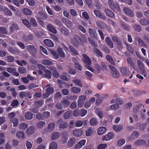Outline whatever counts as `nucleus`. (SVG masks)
<instances>
[{
    "instance_id": "nucleus-22",
    "label": "nucleus",
    "mask_w": 149,
    "mask_h": 149,
    "mask_svg": "<svg viewBox=\"0 0 149 149\" xmlns=\"http://www.w3.org/2000/svg\"><path fill=\"white\" fill-rule=\"evenodd\" d=\"M44 43L45 45L49 47H53L54 46L53 42L49 39H46L44 40Z\"/></svg>"
},
{
    "instance_id": "nucleus-56",
    "label": "nucleus",
    "mask_w": 149,
    "mask_h": 149,
    "mask_svg": "<svg viewBox=\"0 0 149 149\" xmlns=\"http://www.w3.org/2000/svg\"><path fill=\"white\" fill-rule=\"evenodd\" d=\"M69 48L70 51L72 52V54L75 55H78V53L77 52L75 49L72 46H69Z\"/></svg>"
},
{
    "instance_id": "nucleus-10",
    "label": "nucleus",
    "mask_w": 149,
    "mask_h": 149,
    "mask_svg": "<svg viewBox=\"0 0 149 149\" xmlns=\"http://www.w3.org/2000/svg\"><path fill=\"white\" fill-rule=\"evenodd\" d=\"M139 132L134 131L132 132L130 135L128 139V141L134 140L137 138L139 136Z\"/></svg>"
},
{
    "instance_id": "nucleus-5",
    "label": "nucleus",
    "mask_w": 149,
    "mask_h": 149,
    "mask_svg": "<svg viewBox=\"0 0 149 149\" xmlns=\"http://www.w3.org/2000/svg\"><path fill=\"white\" fill-rule=\"evenodd\" d=\"M114 136L115 134L113 133L109 132L107 134L104 135L102 137V139L103 141H109L113 139Z\"/></svg>"
},
{
    "instance_id": "nucleus-45",
    "label": "nucleus",
    "mask_w": 149,
    "mask_h": 149,
    "mask_svg": "<svg viewBox=\"0 0 149 149\" xmlns=\"http://www.w3.org/2000/svg\"><path fill=\"white\" fill-rule=\"evenodd\" d=\"M30 24L33 26L36 27L38 26L37 22L34 18H31L30 20Z\"/></svg>"
},
{
    "instance_id": "nucleus-25",
    "label": "nucleus",
    "mask_w": 149,
    "mask_h": 149,
    "mask_svg": "<svg viewBox=\"0 0 149 149\" xmlns=\"http://www.w3.org/2000/svg\"><path fill=\"white\" fill-rule=\"evenodd\" d=\"M137 64L141 72L143 73L145 71V67L143 63L140 61H137Z\"/></svg>"
},
{
    "instance_id": "nucleus-9",
    "label": "nucleus",
    "mask_w": 149,
    "mask_h": 149,
    "mask_svg": "<svg viewBox=\"0 0 149 149\" xmlns=\"http://www.w3.org/2000/svg\"><path fill=\"white\" fill-rule=\"evenodd\" d=\"M123 10L125 13L129 15L130 17H132L134 16V12L130 8L125 7L124 8Z\"/></svg>"
},
{
    "instance_id": "nucleus-58",
    "label": "nucleus",
    "mask_w": 149,
    "mask_h": 149,
    "mask_svg": "<svg viewBox=\"0 0 149 149\" xmlns=\"http://www.w3.org/2000/svg\"><path fill=\"white\" fill-rule=\"evenodd\" d=\"M17 50L16 49L12 48L11 47H9L8 49L9 52L13 54H16L18 52Z\"/></svg>"
},
{
    "instance_id": "nucleus-34",
    "label": "nucleus",
    "mask_w": 149,
    "mask_h": 149,
    "mask_svg": "<svg viewBox=\"0 0 149 149\" xmlns=\"http://www.w3.org/2000/svg\"><path fill=\"white\" fill-rule=\"evenodd\" d=\"M113 129L115 131L119 132L122 130L123 127L122 125H115L113 126Z\"/></svg>"
},
{
    "instance_id": "nucleus-46",
    "label": "nucleus",
    "mask_w": 149,
    "mask_h": 149,
    "mask_svg": "<svg viewBox=\"0 0 149 149\" xmlns=\"http://www.w3.org/2000/svg\"><path fill=\"white\" fill-rule=\"evenodd\" d=\"M100 47L102 49L104 52L107 54L110 53V50L105 45H102L100 46Z\"/></svg>"
},
{
    "instance_id": "nucleus-26",
    "label": "nucleus",
    "mask_w": 149,
    "mask_h": 149,
    "mask_svg": "<svg viewBox=\"0 0 149 149\" xmlns=\"http://www.w3.org/2000/svg\"><path fill=\"white\" fill-rule=\"evenodd\" d=\"M49 69L52 72L53 75L54 77L58 78L59 76V73L56 71L55 68L51 67Z\"/></svg>"
},
{
    "instance_id": "nucleus-20",
    "label": "nucleus",
    "mask_w": 149,
    "mask_h": 149,
    "mask_svg": "<svg viewBox=\"0 0 149 149\" xmlns=\"http://www.w3.org/2000/svg\"><path fill=\"white\" fill-rule=\"evenodd\" d=\"M88 32L90 36L92 38H97V34L95 30L92 28H90L88 30Z\"/></svg>"
},
{
    "instance_id": "nucleus-62",
    "label": "nucleus",
    "mask_w": 149,
    "mask_h": 149,
    "mask_svg": "<svg viewBox=\"0 0 149 149\" xmlns=\"http://www.w3.org/2000/svg\"><path fill=\"white\" fill-rule=\"evenodd\" d=\"M55 127V124L54 123H52L49 124L48 126V129L49 131H52Z\"/></svg>"
},
{
    "instance_id": "nucleus-48",
    "label": "nucleus",
    "mask_w": 149,
    "mask_h": 149,
    "mask_svg": "<svg viewBox=\"0 0 149 149\" xmlns=\"http://www.w3.org/2000/svg\"><path fill=\"white\" fill-rule=\"evenodd\" d=\"M140 23L142 25H146L149 24V20L146 18L141 19L140 21Z\"/></svg>"
},
{
    "instance_id": "nucleus-29",
    "label": "nucleus",
    "mask_w": 149,
    "mask_h": 149,
    "mask_svg": "<svg viewBox=\"0 0 149 149\" xmlns=\"http://www.w3.org/2000/svg\"><path fill=\"white\" fill-rule=\"evenodd\" d=\"M44 72L45 73L44 74V75L45 77L49 79L51 78V72L50 70L46 69L44 70Z\"/></svg>"
},
{
    "instance_id": "nucleus-24",
    "label": "nucleus",
    "mask_w": 149,
    "mask_h": 149,
    "mask_svg": "<svg viewBox=\"0 0 149 149\" xmlns=\"http://www.w3.org/2000/svg\"><path fill=\"white\" fill-rule=\"evenodd\" d=\"M127 61L132 68H134L135 67V63L133 61V59L130 57L127 58Z\"/></svg>"
},
{
    "instance_id": "nucleus-21",
    "label": "nucleus",
    "mask_w": 149,
    "mask_h": 149,
    "mask_svg": "<svg viewBox=\"0 0 149 149\" xmlns=\"http://www.w3.org/2000/svg\"><path fill=\"white\" fill-rule=\"evenodd\" d=\"M105 41L107 44L110 48H113V42L109 37H106Z\"/></svg>"
},
{
    "instance_id": "nucleus-18",
    "label": "nucleus",
    "mask_w": 149,
    "mask_h": 149,
    "mask_svg": "<svg viewBox=\"0 0 149 149\" xmlns=\"http://www.w3.org/2000/svg\"><path fill=\"white\" fill-rule=\"evenodd\" d=\"M73 134L74 136L79 137L83 134V131L81 129L74 130L73 131Z\"/></svg>"
},
{
    "instance_id": "nucleus-35",
    "label": "nucleus",
    "mask_w": 149,
    "mask_h": 149,
    "mask_svg": "<svg viewBox=\"0 0 149 149\" xmlns=\"http://www.w3.org/2000/svg\"><path fill=\"white\" fill-rule=\"evenodd\" d=\"M136 40L138 42L139 46L142 47L146 45L145 43L141 38L138 37H136Z\"/></svg>"
},
{
    "instance_id": "nucleus-55",
    "label": "nucleus",
    "mask_w": 149,
    "mask_h": 149,
    "mask_svg": "<svg viewBox=\"0 0 149 149\" xmlns=\"http://www.w3.org/2000/svg\"><path fill=\"white\" fill-rule=\"evenodd\" d=\"M57 143L54 142H51L50 145L49 149H57Z\"/></svg>"
},
{
    "instance_id": "nucleus-13",
    "label": "nucleus",
    "mask_w": 149,
    "mask_h": 149,
    "mask_svg": "<svg viewBox=\"0 0 149 149\" xmlns=\"http://www.w3.org/2000/svg\"><path fill=\"white\" fill-rule=\"evenodd\" d=\"M82 56L83 57V58L82 59V61L86 64V65L89 64H89H91V60L88 56L86 54H83L82 55Z\"/></svg>"
},
{
    "instance_id": "nucleus-3",
    "label": "nucleus",
    "mask_w": 149,
    "mask_h": 149,
    "mask_svg": "<svg viewBox=\"0 0 149 149\" xmlns=\"http://www.w3.org/2000/svg\"><path fill=\"white\" fill-rule=\"evenodd\" d=\"M82 40L80 37L77 35H74L71 41V43L74 47H77L78 45L81 44Z\"/></svg>"
},
{
    "instance_id": "nucleus-41",
    "label": "nucleus",
    "mask_w": 149,
    "mask_h": 149,
    "mask_svg": "<svg viewBox=\"0 0 149 149\" xmlns=\"http://www.w3.org/2000/svg\"><path fill=\"white\" fill-rule=\"evenodd\" d=\"M93 131L92 128L89 127L87 129L85 132L86 135V136H89L91 135L93 133Z\"/></svg>"
},
{
    "instance_id": "nucleus-49",
    "label": "nucleus",
    "mask_w": 149,
    "mask_h": 149,
    "mask_svg": "<svg viewBox=\"0 0 149 149\" xmlns=\"http://www.w3.org/2000/svg\"><path fill=\"white\" fill-rule=\"evenodd\" d=\"M146 143V141L143 139H139L136 141L135 144L137 146L142 145Z\"/></svg>"
},
{
    "instance_id": "nucleus-51",
    "label": "nucleus",
    "mask_w": 149,
    "mask_h": 149,
    "mask_svg": "<svg viewBox=\"0 0 149 149\" xmlns=\"http://www.w3.org/2000/svg\"><path fill=\"white\" fill-rule=\"evenodd\" d=\"M71 90L72 92L75 93H78L81 91L80 88L76 87H72L71 88Z\"/></svg>"
},
{
    "instance_id": "nucleus-40",
    "label": "nucleus",
    "mask_w": 149,
    "mask_h": 149,
    "mask_svg": "<svg viewBox=\"0 0 149 149\" xmlns=\"http://www.w3.org/2000/svg\"><path fill=\"white\" fill-rule=\"evenodd\" d=\"M18 30L19 29V27L15 23L13 24L12 25L10 26V33L13 32V31L14 30Z\"/></svg>"
},
{
    "instance_id": "nucleus-2",
    "label": "nucleus",
    "mask_w": 149,
    "mask_h": 149,
    "mask_svg": "<svg viewBox=\"0 0 149 149\" xmlns=\"http://www.w3.org/2000/svg\"><path fill=\"white\" fill-rule=\"evenodd\" d=\"M26 48L28 51L33 57H36L37 54L36 48L33 45H29L26 46Z\"/></svg>"
},
{
    "instance_id": "nucleus-37",
    "label": "nucleus",
    "mask_w": 149,
    "mask_h": 149,
    "mask_svg": "<svg viewBox=\"0 0 149 149\" xmlns=\"http://www.w3.org/2000/svg\"><path fill=\"white\" fill-rule=\"evenodd\" d=\"M76 139L74 138H72L70 139L68 141L67 146L71 147L76 142Z\"/></svg>"
},
{
    "instance_id": "nucleus-17",
    "label": "nucleus",
    "mask_w": 149,
    "mask_h": 149,
    "mask_svg": "<svg viewBox=\"0 0 149 149\" xmlns=\"http://www.w3.org/2000/svg\"><path fill=\"white\" fill-rule=\"evenodd\" d=\"M112 39L114 42L117 43V44L118 46H122V40L118 37L116 36H113L112 37Z\"/></svg>"
},
{
    "instance_id": "nucleus-8",
    "label": "nucleus",
    "mask_w": 149,
    "mask_h": 149,
    "mask_svg": "<svg viewBox=\"0 0 149 149\" xmlns=\"http://www.w3.org/2000/svg\"><path fill=\"white\" fill-rule=\"evenodd\" d=\"M93 12L96 16L103 20H106V17L104 14L101 13L100 11L97 10H94Z\"/></svg>"
},
{
    "instance_id": "nucleus-23",
    "label": "nucleus",
    "mask_w": 149,
    "mask_h": 149,
    "mask_svg": "<svg viewBox=\"0 0 149 149\" xmlns=\"http://www.w3.org/2000/svg\"><path fill=\"white\" fill-rule=\"evenodd\" d=\"M104 12L107 16L112 18L115 17L114 13L110 10L108 9H106L104 10Z\"/></svg>"
},
{
    "instance_id": "nucleus-31",
    "label": "nucleus",
    "mask_w": 149,
    "mask_h": 149,
    "mask_svg": "<svg viewBox=\"0 0 149 149\" xmlns=\"http://www.w3.org/2000/svg\"><path fill=\"white\" fill-rule=\"evenodd\" d=\"M61 103L63 107L65 108L67 107L69 105V101L65 99H62L61 101Z\"/></svg>"
},
{
    "instance_id": "nucleus-43",
    "label": "nucleus",
    "mask_w": 149,
    "mask_h": 149,
    "mask_svg": "<svg viewBox=\"0 0 149 149\" xmlns=\"http://www.w3.org/2000/svg\"><path fill=\"white\" fill-rule=\"evenodd\" d=\"M60 31L63 34L66 36L68 35L69 34L68 31L65 27L64 26L61 27L60 29Z\"/></svg>"
},
{
    "instance_id": "nucleus-15",
    "label": "nucleus",
    "mask_w": 149,
    "mask_h": 149,
    "mask_svg": "<svg viewBox=\"0 0 149 149\" xmlns=\"http://www.w3.org/2000/svg\"><path fill=\"white\" fill-rule=\"evenodd\" d=\"M47 30L51 32L54 34H56L57 33V31L54 26L52 24H49L47 25Z\"/></svg>"
},
{
    "instance_id": "nucleus-1",
    "label": "nucleus",
    "mask_w": 149,
    "mask_h": 149,
    "mask_svg": "<svg viewBox=\"0 0 149 149\" xmlns=\"http://www.w3.org/2000/svg\"><path fill=\"white\" fill-rule=\"evenodd\" d=\"M37 17H36L37 21L40 25L44 27L45 26L43 20L46 19L47 18V15L44 12L41 11H39L37 14Z\"/></svg>"
},
{
    "instance_id": "nucleus-42",
    "label": "nucleus",
    "mask_w": 149,
    "mask_h": 149,
    "mask_svg": "<svg viewBox=\"0 0 149 149\" xmlns=\"http://www.w3.org/2000/svg\"><path fill=\"white\" fill-rule=\"evenodd\" d=\"M120 25L123 28L127 31H130V28L129 26L125 24V23L123 21H121L120 23Z\"/></svg>"
},
{
    "instance_id": "nucleus-19",
    "label": "nucleus",
    "mask_w": 149,
    "mask_h": 149,
    "mask_svg": "<svg viewBox=\"0 0 149 149\" xmlns=\"http://www.w3.org/2000/svg\"><path fill=\"white\" fill-rule=\"evenodd\" d=\"M120 107V106L118 104H114L111 105L109 107H107L106 110L108 111L109 110H113L114 111L116 110Z\"/></svg>"
},
{
    "instance_id": "nucleus-4",
    "label": "nucleus",
    "mask_w": 149,
    "mask_h": 149,
    "mask_svg": "<svg viewBox=\"0 0 149 149\" xmlns=\"http://www.w3.org/2000/svg\"><path fill=\"white\" fill-rule=\"evenodd\" d=\"M54 91V89L52 87L47 88L45 90V93L43 94L44 98H46L49 97Z\"/></svg>"
},
{
    "instance_id": "nucleus-53",
    "label": "nucleus",
    "mask_w": 149,
    "mask_h": 149,
    "mask_svg": "<svg viewBox=\"0 0 149 149\" xmlns=\"http://www.w3.org/2000/svg\"><path fill=\"white\" fill-rule=\"evenodd\" d=\"M22 22L23 24L27 28H30L31 27L30 23L27 19H23Z\"/></svg>"
},
{
    "instance_id": "nucleus-64",
    "label": "nucleus",
    "mask_w": 149,
    "mask_h": 149,
    "mask_svg": "<svg viewBox=\"0 0 149 149\" xmlns=\"http://www.w3.org/2000/svg\"><path fill=\"white\" fill-rule=\"evenodd\" d=\"M96 25L100 29H102L103 28V25L104 24V23L102 21H97L96 22Z\"/></svg>"
},
{
    "instance_id": "nucleus-7",
    "label": "nucleus",
    "mask_w": 149,
    "mask_h": 149,
    "mask_svg": "<svg viewBox=\"0 0 149 149\" xmlns=\"http://www.w3.org/2000/svg\"><path fill=\"white\" fill-rule=\"evenodd\" d=\"M19 95L20 97L23 98L24 97L31 99L32 97V95L29 91H25V92L22 91L20 92Z\"/></svg>"
},
{
    "instance_id": "nucleus-44",
    "label": "nucleus",
    "mask_w": 149,
    "mask_h": 149,
    "mask_svg": "<svg viewBox=\"0 0 149 149\" xmlns=\"http://www.w3.org/2000/svg\"><path fill=\"white\" fill-rule=\"evenodd\" d=\"M22 12L26 15H31L32 14L31 10L27 8H24L22 10Z\"/></svg>"
},
{
    "instance_id": "nucleus-59",
    "label": "nucleus",
    "mask_w": 149,
    "mask_h": 149,
    "mask_svg": "<svg viewBox=\"0 0 149 149\" xmlns=\"http://www.w3.org/2000/svg\"><path fill=\"white\" fill-rule=\"evenodd\" d=\"M133 28L135 31H136L138 32H140L141 31V26L139 25L134 24L133 26Z\"/></svg>"
},
{
    "instance_id": "nucleus-27",
    "label": "nucleus",
    "mask_w": 149,
    "mask_h": 149,
    "mask_svg": "<svg viewBox=\"0 0 149 149\" xmlns=\"http://www.w3.org/2000/svg\"><path fill=\"white\" fill-rule=\"evenodd\" d=\"M112 76L116 78H118L120 77V73L117 69L113 71H111Z\"/></svg>"
},
{
    "instance_id": "nucleus-57",
    "label": "nucleus",
    "mask_w": 149,
    "mask_h": 149,
    "mask_svg": "<svg viewBox=\"0 0 149 149\" xmlns=\"http://www.w3.org/2000/svg\"><path fill=\"white\" fill-rule=\"evenodd\" d=\"M60 135V134L58 132H54L52 135V139L55 140L58 139Z\"/></svg>"
},
{
    "instance_id": "nucleus-38",
    "label": "nucleus",
    "mask_w": 149,
    "mask_h": 149,
    "mask_svg": "<svg viewBox=\"0 0 149 149\" xmlns=\"http://www.w3.org/2000/svg\"><path fill=\"white\" fill-rule=\"evenodd\" d=\"M142 106L141 104H139L138 105L133 107V111L134 113H136L138 112L139 110L141 108Z\"/></svg>"
},
{
    "instance_id": "nucleus-54",
    "label": "nucleus",
    "mask_w": 149,
    "mask_h": 149,
    "mask_svg": "<svg viewBox=\"0 0 149 149\" xmlns=\"http://www.w3.org/2000/svg\"><path fill=\"white\" fill-rule=\"evenodd\" d=\"M10 121L11 123H13V126L14 127H16L18 124V120L16 118H11Z\"/></svg>"
},
{
    "instance_id": "nucleus-61",
    "label": "nucleus",
    "mask_w": 149,
    "mask_h": 149,
    "mask_svg": "<svg viewBox=\"0 0 149 149\" xmlns=\"http://www.w3.org/2000/svg\"><path fill=\"white\" fill-rule=\"evenodd\" d=\"M107 144L106 143L100 144L97 147V149H105L107 147Z\"/></svg>"
},
{
    "instance_id": "nucleus-60",
    "label": "nucleus",
    "mask_w": 149,
    "mask_h": 149,
    "mask_svg": "<svg viewBox=\"0 0 149 149\" xmlns=\"http://www.w3.org/2000/svg\"><path fill=\"white\" fill-rule=\"evenodd\" d=\"M106 58L108 61L112 64H114L112 58L109 55H107L106 56Z\"/></svg>"
},
{
    "instance_id": "nucleus-14",
    "label": "nucleus",
    "mask_w": 149,
    "mask_h": 149,
    "mask_svg": "<svg viewBox=\"0 0 149 149\" xmlns=\"http://www.w3.org/2000/svg\"><path fill=\"white\" fill-rule=\"evenodd\" d=\"M62 21L68 28H71L72 27L73 24L68 19L63 18L62 19Z\"/></svg>"
},
{
    "instance_id": "nucleus-11",
    "label": "nucleus",
    "mask_w": 149,
    "mask_h": 149,
    "mask_svg": "<svg viewBox=\"0 0 149 149\" xmlns=\"http://www.w3.org/2000/svg\"><path fill=\"white\" fill-rule=\"evenodd\" d=\"M22 38L24 41L28 42L33 39V36L32 34H29L27 35H23Z\"/></svg>"
},
{
    "instance_id": "nucleus-50",
    "label": "nucleus",
    "mask_w": 149,
    "mask_h": 149,
    "mask_svg": "<svg viewBox=\"0 0 149 149\" xmlns=\"http://www.w3.org/2000/svg\"><path fill=\"white\" fill-rule=\"evenodd\" d=\"M34 127L33 126H31L27 129L26 132L28 134L31 135L34 132Z\"/></svg>"
},
{
    "instance_id": "nucleus-32",
    "label": "nucleus",
    "mask_w": 149,
    "mask_h": 149,
    "mask_svg": "<svg viewBox=\"0 0 149 149\" xmlns=\"http://www.w3.org/2000/svg\"><path fill=\"white\" fill-rule=\"evenodd\" d=\"M72 111L71 110H68L65 112L63 117L65 119H68L72 116Z\"/></svg>"
},
{
    "instance_id": "nucleus-39",
    "label": "nucleus",
    "mask_w": 149,
    "mask_h": 149,
    "mask_svg": "<svg viewBox=\"0 0 149 149\" xmlns=\"http://www.w3.org/2000/svg\"><path fill=\"white\" fill-rule=\"evenodd\" d=\"M25 117L26 119L30 120L33 119V114L31 112H28L26 113Z\"/></svg>"
},
{
    "instance_id": "nucleus-30",
    "label": "nucleus",
    "mask_w": 149,
    "mask_h": 149,
    "mask_svg": "<svg viewBox=\"0 0 149 149\" xmlns=\"http://www.w3.org/2000/svg\"><path fill=\"white\" fill-rule=\"evenodd\" d=\"M3 11L6 15L11 17L12 16V12L7 7H5L3 8Z\"/></svg>"
},
{
    "instance_id": "nucleus-52",
    "label": "nucleus",
    "mask_w": 149,
    "mask_h": 149,
    "mask_svg": "<svg viewBox=\"0 0 149 149\" xmlns=\"http://www.w3.org/2000/svg\"><path fill=\"white\" fill-rule=\"evenodd\" d=\"M90 123L91 125H96L98 124L97 120L94 118H93L90 119Z\"/></svg>"
},
{
    "instance_id": "nucleus-28",
    "label": "nucleus",
    "mask_w": 149,
    "mask_h": 149,
    "mask_svg": "<svg viewBox=\"0 0 149 149\" xmlns=\"http://www.w3.org/2000/svg\"><path fill=\"white\" fill-rule=\"evenodd\" d=\"M106 128L104 127H100L97 130V134L99 135H102L106 131Z\"/></svg>"
},
{
    "instance_id": "nucleus-33",
    "label": "nucleus",
    "mask_w": 149,
    "mask_h": 149,
    "mask_svg": "<svg viewBox=\"0 0 149 149\" xmlns=\"http://www.w3.org/2000/svg\"><path fill=\"white\" fill-rule=\"evenodd\" d=\"M57 52L58 54V56L62 57L64 58L65 57V55L62 48L59 47L57 49Z\"/></svg>"
},
{
    "instance_id": "nucleus-36",
    "label": "nucleus",
    "mask_w": 149,
    "mask_h": 149,
    "mask_svg": "<svg viewBox=\"0 0 149 149\" xmlns=\"http://www.w3.org/2000/svg\"><path fill=\"white\" fill-rule=\"evenodd\" d=\"M72 82L75 85H77L80 87H81L82 85L81 83V81L80 80L75 78L72 80Z\"/></svg>"
},
{
    "instance_id": "nucleus-63",
    "label": "nucleus",
    "mask_w": 149,
    "mask_h": 149,
    "mask_svg": "<svg viewBox=\"0 0 149 149\" xmlns=\"http://www.w3.org/2000/svg\"><path fill=\"white\" fill-rule=\"evenodd\" d=\"M127 48L131 54H133L134 53V50L132 46L129 44L127 45Z\"/></svg>"
},
{
    "instance_id": "nucleus-16",
    "label": "nucleus",
    "mask_w": 149,
    "mask_h": 149,
    "mask_svg": "<svg viewBox=\"0 0 149 149\" xmlns=\"http://www.w3.org/2000/svg\"><path fill=\"white\" fill-rule=\"evenodd\" d=\"M120 71L121 73L125 76L129 75L130 73L129 69L126 67L121 68Z\"/></svg>"
},
{
    "instance_id": "nucleus-12",
    "label": "nucleus",
    "mask_w": 149,
    "mask_h": 149,
    "mask_svg": "<svg viewBox=\"0 0 149 149\" xmlns=\"http://www.w3.org/2000/svg\"><path fill=\"white\" fill-rule=\"evenodd\" d=\"M86 142V140L85 139L81 140L75 145L74 148L75 149H79L81 148L83 146L85 145Z\"/></svg>"
},
{
    "instance_id": "nucleus-6",
    "label": "nucleus",
    "mask_w": 149,
    "mask_h": 149,
    "mask_svg": "<svg viewBox=\"0 0 149 149\" xmlns=\"http://www.w3.org/2000/svg\"><path fill=\"white\" fill-rule=\"evenodd\" d=\"M57 123L59 124V127L61 129H64L67 127L68 123L64 121L62 119H59L57 121Z\"/></svg>"
},
{
    "instance_id": "nucleus-47",
    "label": "nucleus",
    "mask_w": 149,
    "mask_h": 149,
    "mask_svg": "<svg viewBox=\"0 0 149 149\" xmlns=\"http://www.w3.org/2000/svg\"><path fill=\"white\" fill-rule=\"evenodd\" d=\"M94 52L98 56L101 58L103 57V55L99 49L97 48H94L93 49Z\"/></svg>"
}]
</instances>
